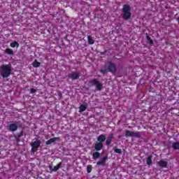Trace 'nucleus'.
Masks as SVG:
<instances>
[{"label": "nucleus", "mask_w": 179, "mask_h": 179, "mask_svg": "<svg viewBox=\"0 0 179 179\" xmlns=\"http://www.w3.org/2000/svg\"><path fill=\"white\" fill-rule=\"evenodd\" d=\"M9 131H11V132H13L15 131H17V124L15 123H12L8 126Z\"/></svg>", "instance_id": "obj_9"}, {"label": "nucleus", "mask_w": 179, "mask_h": 179, "mask_svg": "<svg viewBox=\"0 0 179 179\" xmlns=\"http://www.w3.org/2000/svg\"><path fill=\"white\" fill-rule=\"evenodd\" d=\"M10 47H12V48H15V47L18 48L19 47V43L14 41L10 44Z\"/></svg>", "instance_id": "obj_19"}, {"label": "nucleus", "mask_w": 179, "mask_h": 179, "mask_svg": "<svg viewBox=\"0 0 179 179\" xmlns=\"http://www.w3.org/2000/svg\"><path fill=\"white\" fill-rule=\"evenodd\" d=\"M61 166H62V162L59 163L57 166L52 167V165L49 166L50 170H52V171H57V170H59L61 169Z\"/></svg>", "instance_id": "obj_8"}, {"label": "nucleus", "mask_w": 179, "mask_h": 179, "mask_svg": "<svg viewBox=\"0 0 179 179\" xmlns=\"http://www.w3.org/2000/svg\"><path fill=\"white\" fill-rule=\"evenodd\" d=\"M146 38H147V40H148L149 44H153V41L152 40V38H150L149 37V36H146Z\"/></svg>", "instance_id": "obj_24"}, {"label": "nucleus", "mask_w": 179, "mask_h": 179, "mask_svg": "<svg viewBox=\"0 0 179 179\" xmlns=\"http://www.w3.org/2000/svg\"><path fill=\"white\" fill-rule=\"evenodd\" d=\"M5 52L8 55H13V50L12 49L7 48L5 50Z\"/></svg>", "instance_id": "obj_17"}, {"label": "nucleus", "mask_w": 179, "mask_h": 179, "mask_svg": "<svg viewBox=\"0 0 179 179\" xmlns=\"http://www.w3.org/2000/svg\"><path fill=\"white\" fill-rule=\"evenodd\" d=\"M36 92H37V90H36V89H34V88H32V89H31V90H30V93H31V94L36 93Z\"/></svg>", "instance_id": "obj_26"}, {"label": "nucleus", "mask_w": 179, "mask_h": 179, "mask_svg": "<svg viewBox=\"0 0 179 179\" xmlns=\"http://www.w3.org/2000/svg\"><path fill=\"white\" fill-rule=\"evenodd\" d=\"M90 85H92V86H96V90H101V89L103 88V85L96 79L90 80Z\"/></svg>", "instance_id": "obj_4"}, {"label": "nucleus", "mask_w": 179, "mask_h": 179, "mask_svg": "<svg viewBox=\"0 0 179 179\" xmlns=\"http://www.w3.org/2000/svg\"><path fill=\"white\" fill-rule=\"evenodd\" d=\"M10 66L8 64L2 65L0 67V75L5 79V78H9L11 72Z\"/></svg>", "instance_id": "obj_1"}, {"label": "nucleus", "mask_w": 179, "mask_h": 179, "mask_svg": "<svg viewBox=\"0 0 179 179\" xmlns=\"http://www.w3.org/2000/svg\"><path fill=\"white\" fill-rule=\"evenodd\" d=\"M92 157H93V159H99V157H100V154H99V152H94L93 154H92Z\"/></svg>", "instance_id": "obj_21"}, {"label": "nucleus", "mask_w": 179, "mask_h": 179, "mask_svg": "<svg viewBox=\"0 0 179 179\" xmlns=\"http://www.w3.org/2000/svg\"><path fill=\"white\" fill-rule=\"evenodd\" d=\"M41 142L38 141H34L32 144H31V147H32V150L34 149H37L38 148H40V145H41Z\"/></svg>", "instance_id": "obj_11"}, {"label": "nucleus", "mask_w": 179, "mask_h": 179, "mask_svg": "<svg viewBox=\"0 0 179 179\" xmlns=\"http://www.w3.org/2000/svg\"><path fill=\"white\" fill-rule=\"evenodd\" d=\"M113 138H114V135L113 134H110L108 137V139H110L111 141L113 140Z\"/></svg>", "instance_id": "obj_28"}, {"label": "nucleus", "mask_w": 179, "mask_h": 179, "mask_svg": "<svg viewBox=\"0 0 179 179\" xmlns=\"http://www.w3.org/2000/svg\"><path fill=\"white\" fill-rule=\"evenodd\" d=\"M57 141H59V137H54L46 141V145H51V143H54V142H57Z\"/></svg>", "instance_id": "obj_10"}, {"label": "nucleus", "mask_w": 179, "mask_h": 179, "mask_svg": "<svg viewBox=\"0 0 179 179\" xmlns=\"http://www.w3.org/2000/svg\"><path fill=\"white\" fill-rule=\"evenodd\" d=\"M32 65H33L34 68H38V66H40L41 64L37 60H34Z\"/></svg>", "instance_id": "obj_20"}, {"label": "nucleus", "mask_w": 179, "mask_h": 179, "mask_svg": "<svg viewBox=\"0 0 179 179\" xmlns=\"http://www.w3.org/2000/svg\"><path fill=\"white\" fill-rule=\"evenodd\" d=\"M86 108H87V106H86V105H81L79 107V113H83V111H85Z\"/></svg>", "instance_id": "obj_15"}, {"label": "nucleus", "mask_w": 179, "mask_h": 179, "mask_svg": "<svg viewBox=\"0 0 179 179\" xmlns=\"http://www.w3.org/2000/svg\"><path fill=\"white\" fill-rule=\"evenodd\" d=\"M79 76H80V74H79L78 72L73 73L69 76V77L72 79V80H76V79H79Z\"/></svg>", "instance_id": "obj_6"}, {"label": "nucleus", "mask_w": 179, "mask_h": 179, "mask_svg": "<svg viewBox=\"0 0 179 179\" xmlns=\"http://www.w3.org/2000/svg\"><path fill=\"white\" fill-rule=\"evenodd\" d=\"M100 72H101V73H107V70L101 69V70L100 71Z\"/></svg>", "instance_id": "obj_29"}, {"label": "nucleus", "mask_w": 179, "mask_h": 179, "mask_svg": "<svg viewBox=\"0 0 179 179\" xmlns=\"http://www.w3.org/2000/svg\"><path fill=\"white\" fill-rule=\"evenodd\" d=\"M105 68H106L109 72H111V73H115V72H117V67H115V64L112 62H108L105 65Z\"/></svg>", "instance_id": "obj_3"}, {"label": "nucleus", "mask_w": 179, "mask_h": 179, "mask_svg": "<svg viewBox=\"0 0 179 179\" xmlns=\"http://www.w3.org/2000/svg\"><path fill=\"white\" fill-rule=\"evenodd\" d=\"M92 169H93L92 166V165H88V166H87V172L88 173H92Z\"/></svg>", "instance_id": "obj_23"}, {"label": "nucleus", "mask_w": 179, "mask_h": 179, "mask_svg": "<svg viewBox=\"0 0 179 179\" xmlns=\"http://www.w3.org/2000/svg\"><path fill=\"white\" fill-rule=\"evenodd\" d=\"M97 141H99V143H102V142H104L106 141V136L101 134L99 136V137L97 138Z\"/></svg>", "instance_id": "obj_14"}, {"label": "nucleus", "mask_w": 179, "mask_h": 179, "mask_svg": "<svg viewBox=\"0 0 179 179\" xmlns=\"http://www.w3.org/2000/svg\"><path fill=\"white\" fill-rule=\"evenodd\" d=\"M172 148L175 150H177L179 149V143L178 142H175L172 144Z\"/></svg>", "instance_id": "obj_16"}, {"label": "nucleus", "mask_w": 179, "mask_h": 179, "mask_svg": "<svg viewBox=\"0 0 179 179\" xmlns=\"http://www.w3.org/2000/svg\"><path fill=\"white\" fill-rule=\"evenodd\" d=\"M125 136H127V138L131 136H133L134 138H141V133L127 130L125 131Z\"/></svg>", "instance_id": "obj_5"}, {"label": "nucleus", "mask_w": 179, "mask_h": 179, "mask_svg": "<svg viewBox=\"0 0 179 179\" xmlns=\"http://www.w3.org/2000/svg\"><path fill=\"white\" fill-rule=\"evenodd\" d=\"M147 164L148 166H150V164H152V157H148L147 158Z\"/></svg>", "instance_id": "obj_22"}, {"label": "nucleus", "mask_w": 179, "mask_h": 179, "mask_svg": "<svg viewBox=\"0 0 179 179\" xmlns=\"http://www.w3.org/2000/svg\"><path fill=\"white\" fill-rule=\"evenodd\" d=\"M110 144H111V139L107 138L106 139V145H107V146H108Z\"/></svg>", "instance_id": "obj_25"}, {"label": "nucleus", "mask_w": 179, "mask_h": 179, "mask_svg": "<svg viewBox=\"0 0 179 179\" xmlns=\"http://www.w3.org/2000/svg\"><path fill=\"white\" fill-rule=\"evenodd\" d=\"M122 17L124 20H128L131 19V6L127 4L123 6L122 8Z\"/></svg>", "instance_id": "obj_2"}, {"label": "nucleus", "mask_w": 179, "mask_h": 179, "mask_svg": "<svg viewBox=\"0 0 179 179\" xmlns=\"http://www.w3.org/2000/svg\"><path fill=\"white\" fill-rule=\"evenodd\" d=\"M108 157L105 156L101 160L96 162V166H106V162H107Z\"/></svg>", "instance_id": "obj_7"}, {"label": "nucleus", "mask_w": 179, "mask_h": 179, "mask_svg": "<svg viewBox=\"0 0 179 179\" xmlns=\"http://www.w3.org/2000/svg\"><path fill=\"white\" fill-rule=\"evenodd\" d=\"M94 149L95 150H101L103 149V143H96L94 145Z\"/></svg>", "instance_id": "obj_12"}, {"label": "nucleus", "mask_w": 179, "mask_h": 179, "mask_svg": "<svg viewBox=\"0 0 179 179\" xmlns=\"http://www.w3.org/2000/svg\"><path fill=\"white\" fill-rule=\"evenodd\" d=\"M87 41H88V44H94V40H93V38H92V36H87Z\"/></svg>", "instance_id": "obj_18"}, {"label": "nucleus", "mask_w": 179, "mask_h": 179, "mask_svg": "<svg viewBox=\"0 0 179 179\" xmlns=\"http://www.w3.org/2000/svg\"><path fill=\"white\" fill-rule=\"evenodd\" d=\"M115 153H119V154L122 153L121 149H119V148H116L115 150Z\"/></svg>", "instance_id": "obj_27"}, {"label": "nucleus", "mask_w": 179, "mask_h": 179, "mask_svg": "<svg viewBox=\"0 0 179 179\" xmlns=\"http://www.w3.org/2000/svg\"><path fill=\"white\" fill-rule=\"evenodd\" d=\"M157 164L159 166V167H167V162L166 161L161 160L157 162Z\"/></svg>", "instance_id": "obj_13"}]
</instances>
